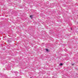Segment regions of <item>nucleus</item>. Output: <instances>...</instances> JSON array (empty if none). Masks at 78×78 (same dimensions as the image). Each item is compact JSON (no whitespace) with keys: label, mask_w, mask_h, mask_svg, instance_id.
I'll return each instance as SVG.
<instances>
[{"label":"nucleus","mask_w":78,"mask_h":78,"mask_svg":"<svg viewBox=\"0 0 78 78\" xmlns=\"http://www.w3.org/2000/svg\"><path fill=\"white\" fill-rule=\"evenodd\" d=\"M46 51H48V49H46Z\"/></svg>","instance_id":"nucleus-1"},{"label":"nucleus","mask_w":78,"mask_h":78,"mask_svg":"<svg viewBox=\"0 0 78 78\" xmlns=\"http://www.w3.org/2000/svg\"><path fill=\"white\" fill-rule=\"evenodd\" d=\"M32 17H33V16L32 15L30 16V18H32Z\"/></svg>","instance_id":"nucleus-2"},{"label":"nucleus","mask_w":78,"mask_h":78,"mask_svg":"<svg viewBox=\"0 0 78 78\" xmlns=\"http://www.w3.org/2000/svg\"><path fill=\"white\" fill-rule=\"evenodd\" d=\"M60 66H62V63H60Z\"/></svg>","instance_id":"nucleus-3"},{"label":"nucleus","mask_w":78,"mask_h":78,"mask_svg":"<svg viewBox=\"0 0 78 78\" xmlns=\"http://www.w3.org/2000/svg\"><path fill=\"white\" fill-rule=\"evenodd\" d=\"M71 30H72V28H71Z\"/></svg>","instance_id":"nucleus-4"},{"label":"nucleus","mask_w":78,"mask_h":78,"mask_svg":"<svg viewBox=\"0 0 78 78\" xmlns=\"http://www.w3.org/2000/svg\"><path fill=\"white\" fill-rule=\"evenodd\" d=\"M74 64H73L72 65V66H73Z\"/></svg>","instance_id":"nucleus-5"},{"label":"nucleus","mask_w":78,"mask_h":78,"mask_svg":"<svg viewBox=\"0 0 78 78\" xmlns=\"http://www.w3.org/2000/svg\"><path fill=\"white\" fill-rule=\"evenodd\" d=\"M30 78H32V77H30Z\"/></svg>","instance_id":"nucleus-6"}]
</instances>
